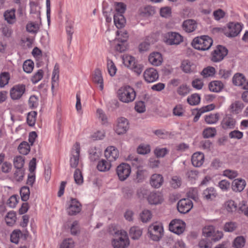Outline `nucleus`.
Returning a JSON list of instances; mask_svg holds the SVG:
<instances>
[{
	"mask_svg": "<svg viewBox=\"0 0 248 248\" xmlns=\"http://www.w3.org/2000/svg\"><path fill=\"white\" fill-rule=\"evenodd\" d=\"M201 101V97L198 93H193L187 98L188 103L192 106L198 105Z\"/></svg>",
	"mask_w": 248,
	"mask_h": 248,
	"instance_id": "a19ab883",
	"label": "nucleus"
},
{
	"mask_svg": "<svg viewBox=\"0 0 248 248\" xmlns=\"http://www.w3.org/2000/svg\"><path fill=\"white\" fill-rule=\"evenodd\" d=\"M117 96L120 101L129 103L133 102L136 96L134 89L129 86L121 87L117 92Z\"/></svg>",
	"mask_w": 248,
	"mask_h": 248,
	"instance_id": "f257e3e1",
	"label": "nucleus"
},
{
	"mask_svg": "<svg viewBox=\"0 0 248 248\" xmlns=\"http://www.w3.org/2000/svg\"><path fill=\"white\" fill-rule=\"evenodd\" d=\"M223 88V83L220 81H213L209 84V89L210 91L218 93L220 92Z\"/></svg>",
	"mask_w": 248,
	"mask_h": 248,
	"instance_id": "2f4dec72",
	"label": "nucleus"
},
{
	"mask_svg": "<svg viewBox=\"0 0 248 248\" xmlns=\"http://www.w3.org/2000/svg\"><path fill=\"white\" fill-rule=\"evenodd\" d=\"M164 40L168 45H177L183 41V37L178 33L169 32L165 34Z\"/></svg>",
	"mask_w": 248,
	"mask_h": 248,
	"instance_id": "423d86ee",
	"label": "nucleus"
},
{
	"mask_svg": "<svg viewBox=\"0 0 248 248\" xmlns=\"http://www.w3.org/2000/svg\"><path fill=\"white\" fill-rule=\"evenodd\" d=\"M122 59L124 65L130 69L136 62L135 58L129 55H123Z\"/></svg>",
	"mask_w": 248,
	"mask_h": 248,
	"instance_id": "e433bc0d",
	"label": "nucleus"
},
{
	"mask_svg": "<svg viewBox=\"0 0 248 248\" xmlns=\"http://www.w3.org/2000/svg\"><path fill=\"white\" fill-rule=\"evenodd\" d=\"M10 79V75L8 72H3L0 75V87L2 88L7 85Z\"/></svg>",
	"mask_w": 248,
	"mask_h": 248,
	"instance_id": "09e8293b",
	"label": "nucleus"
},
{
	"mask_svg": "<svg viewBox=\"0 0 248 248\" xmlns=\"http://www.w3.org/2000/svg\"><path fill=\"white\" fill-rule=\"evenodd\" d=\"M237 228V224L235 222H229L225 223L224 226V230L227 232H232Z\"/></svg>",
	"mask_w": 248,
	"mask_h": 248,
	"instance_id": "0e129e2a",
	"label": "nucleus"
},
{
	"mask_svg": "<svg viewBox=\"0 0 248 248\" xmlns=\"http://www.w3.org/2000/svg\"><path fill=\"white\" fill-rule=\"evenodd\" d=\"M176 91L180 96L184 97L189 93L190 88L186 84H183L178 87Z\"/></svg>",
	"mask_w": 248,
	"mask_h": 248,
	"instance_id": "79ce46f5",
	"label": "nucleus"
},
{
	"mask_svg": "<svg viewBox=\"0 0 248 248\" xmlns=\"http://www.w3.org/2000/svg\"><path fill=\"white\" fill-rule=\"evenodd\" d=\"M245 243L246 240L243 236H237L233 242V246L235 248H242Z\"/></svg>",
	"mask_w": 248,
	"mask_h": 248,
	"instance_id": "de8ad7c7",
	"label": "nucleus"
},
{
	"mask_svg": "<svg viewBox=\"0 0 248 248\" xmlns=\"http://www.w3.org/2000/svg\"><path fill=\"white\" fill-rule=\"evenodd\" d=\"M74 243L71 238L66 239L62 243L60 248H73Z\"/></svg>",
	"mask_w": 248,
	"mask_h": 248,
	"instance_id": "774afa93",
	"label": "nucleus"
},
{
	"mask_svg": "<svg viewBox=\"0 0 248 248\" xmlns=\"http://www.w3.org/2000/svg\"><path fill=\"white\" fill-rule=\"evenodd\" d=\"M245 81V77L242 74L237 73L235 74L232 78L233 83L236 86L242 87Z\"/></svg>",
	"mask_w": 248,
	"mask_h": 248,
	"instance_id": "ea45409f",
	"label": "nucleus"
},
{
	"mask_svg": "<svg viewBox=\"0 0 248 248\" xmlns=\"http://www.w3.org/2000/svg\"><path fill=\"white\" fill-rule=\"evenodd\" d=\"M204 199L207 200H213L217 196V193L214 188L212 187L207 188L202 193Z\"/></svg>",
	"mask_w": 248,
	"mask_h": 248,
	"instance_id": "bb28decb",
	"label": "nucleus"
},
{
	"mask_svg": "<svg viewBox=\"0 0 248 248\" xmlns=\"http://www.w3.org/2000/svg\"><path fill=\"white\" fill-rule=\"evenodd\" d=\"M147 200L151 204H158L163 202V198L161 193L152 192L149 195Z\"/></svg>",
	"mask_w": 248,
	"mask_h": 248,
	"instance_id": "4be33fe9",
	"label": "nucleus"
},
{
	"mask_svg": "<svg viewBox=\"0 0 248 248\" xmlns=\"http://www.w3.org/2000/svg\"><path fill=\"white\" fill-rule=\"evenodd\" d=\"M215 74V69L214 67L211 66H208L204 68L201 73V75L204 78H207L209 77L213 76Z\"/></svg>",
	"mask_w": 248,
	"mask_h": 248,
	"instance_id": "864d4df0",
	"label": "nucleus"
},
{
	"mask_svg": "<svg viewBox=\"0 0 248 248\" xmlns=\"http://www.w3.org/2000/svg\"><path fill=\"white\" fill-rule=\"evenodd\" d=\"M243 108V104L241 101H236L230 105L229 109L231 112L237 114L241 112Z\"/></svg>",
	"mask_w": 248,
	"mask_h": 248,
	"instance_id": "c85d7f7f",
	"label": "nucleus"
},
{
	"mask_svg": "<svg viewBox=\"0 0 248 248\" xmlns=\"http://www.w3.org/2000/svg\"><path fill=\"white\" fill-rule=\"evenodd\" d=\"M143 77L147 82L151 83L157 80L159 75L156 70L153 68H150L144 72Z\"/></svg>",
	"mask_w": 248,
	"mask_h": 248,
	"instance_id": "dca6fc26",
	"label": "nucleus"
},
{
	"mask_svg": "<svg viewBox=\"0 0 248 248\" xmlns=\"http://www.w3.org/2000/svg\"><path fill=\"white\" fill-rule=\"evenodd\" d=\"M180 67L182 70L186 73H193L197 71L196 64L188 60L183 61Z\"/></svg>",
	"mask_w": 248,
	"mask_h": 248,
	"instance_id": "f3484780",
	"label": "nucleus"
},
{
	"mask_svg": "<svg viewBox=\"0 0 248 248\" xmlns=\"http://www.w3.org/2000/svg\"><path fill=\"white\" fill-rule=\"evenodd\" d=\"M25 85L18 84L13 86L10 90V95L13 100L20 99L25 92Z\"/></svg>",
	"mask_w": 248,
	"mask_h": 248,
	"instance_id": "f8f14e48",
	"label": "nucleus"
},
{
	"mask_svg": "<svg viewBox=\"0 0 248 248\" xmlns=\"http://www.w3.org/2000/svg\"><path fill=\"white\" fill-rule=\"evenodd\" d=\"M114 22L118 29H121L124 26L125 20L123 15H114Z\"/></svg>",
	"mask_w": 248,
	"mask_h": 248,
	"instance_id": "473e14b6",
	"label": "nucleus"
},
{
	"mask_svg": "<svg viewBox=\"0 0 248 248\" xmlns=\"http://www.w3.org/2000/svg\"><path fill=\"white\" fill-rule=\"evenodd\" d=\"M155 13V8L151 6H147L140 9V14L143 16H148Z\"/></svg>",
	"mask_w": 248,
	"mask_h": 248,
	"instance_id": "4c0bfd02",
	"label": "nucleus"
},
{
	"mask_svg": "<svg viewBox=\"0 0 248 248\" xmlns=\"http://www.w3.org/2000/svg\"><path fill=\"white\" fill-rule=\"evenodd\" d=\"M80 151V144L78 142L75 143L72 149L71 157L70 159V165L72 168H76L79 163Z\"/></svg>",
	"mask_w": 248,
	"mask_h": 248,
	"instance_id": "9d476101",
	"label": "nucleus"
},
{
	"mask_svg": "<svg viewBox=\"0 0 248 248\" xmlns=\"http://www.w3.org/2000/svg\"><path fill=\"white\" fill-rule=\"evenodd\" d=\"M129 244L127 232L124 230L118 231L116 232V237L112 241L114 248H127Z\"/></svg>",
	"mask_w": 248,
	"mask_h": 248,
	"instance_id": "7ed1b4c3",
	"label": "nucleus"
},
{
	"mask_svg": "<svg viewBox=\"0 0 248 248\" xmlns=\"http://www.w3.org/2000/svg\"><path fill=\"white\" fill-rule=\"evenodd\" d=\"M67 211L69 215H75L81 211V204L76 199H71Z\"/></svg>",
	"mask_w": 248,
	"mask_h": 248,
	"instance_id": "6ab92c4d",
	"label": "nucleus"
},
{
	"mask_svg": "<svg viewBox=\"0 0 248 248\" xmlns=\"http://www.w3.org/2000/svg\"><path fill=\"white\" fill-rule=\"evenodd\" d=\"M59 79V66L58 64H56L54 66V69L52 73V85L51 89L53 90L54 88L58 85V83Z\"/></svg>",
	"mask_w": 248,
	"mask_h": 248,
	"instance_id": "7c9ffc66",
	"label": "nucleus"
},
{
	"mask_svg": "<svg viewBox=\"0 0 248 248\" xmlns=\"http://www.w3.org/2000/svg\"><path fill=\"white\" fill-rule=\"evenodd\" d=\"M242 29V25L238 23L230 22L228 24L227 29L224 31L225 35L229 37L237 36Z\"/></svg>",
	"mask_w": 248,
	"mask_h": 248,
	"instance_id": "0eeeda50",
	"label": "nucleus"
},
{
	"mask_svg": "<svg viewBox=\"0 0 248 248\" xmlns=\"http://www.w3.org/2000/svg\"><path fill=\"white\" fill-rule=\"evenodd\" d=\"M105 156L108 162H113L118 158L119 153L118 149L113 146L108 147L104 152Z\"/></svg>",
	"mask_w": 248,
	"mask_h": 248,
	"instance_id": "4468645a",
	"label": "nucleus"
},
{
	"mask_svg": "<svg viewBox=\"0 0 248 248\" xmlns=\"http://www.w3.org/2000/svg\"><path fill=\"white\" fill-rule=\"evenodd\" d=\"M142 230L138 227L133 226L129 231V235L132 239H138L142 234Z\"/></svg>",
	"mask_w": 248,
	"mask_h": 248,
	"instance_id": "72a5a7b5",
	"label": "nucleus"
},
{
	"mask_svg": "<svg viewBox=\"0 0 248 248\" xmlns=\"http://www.w3.org/2000/svg\"><path fill=\"white\" fill-rule=\"evenodd\" d=\"M204 161V155L200 152L194 153L191 156L192 165L196 167H200L202 165Z\"/></svg>",
	"mask_w": 248,
	"mask_h": 248,
	"instance_id": "aec40b11",
	"label": "nucleus"
},
{
	"mask_svg": "<svg viewBox=\"0 0 248 248\" xmlns=\"http://www.w3.org/2000/svg\"><path fill=\"white\" fill-rule=\"evenodd\" d=\"M160 16L164 17H169L171 16V9L170 7H164L160 9Z\"/></svg>",
	"mask_w": 248,
	"mask_h": 248,
	"instance_id": "69168bd1",
	"label": "nucleus"
},
{
	"mask_svg": "<svg viewBox=\"0 0 248 248\" xmlns=\"http://www.w3.org/2000/svg\"><path fill=\"white\" fill-rule=\"evenodd\" d=\"M203 235L206 237H210L212 240L216 241L220 240L223 236V233L220 231H216L212 225L205 226L202 229Z\"/></svg>",
	"mask_w": 248,
	"mask_h": 248,
	"instance_id": "20e7f679",
	"label": "nucleus"
},
{
	"mask_svg": "<svg viewBox=\"0 0 248 248\" xmlns=\"http://www.w3.org/2000/svg\"><path fill=\"white\" fill-rule=\"evenodd\" d=\"M5 20L10 24H13L16 21L15 16V10L13 9L7 10L4 13Z\"/></svg>",
	"mask_w": 248,
	"mask_h": 248,
	"instance_id": "c756f323",
	"label": "nucleus"
},
{
	"mask_svg": "<svg viewBox=\"0 0 248 248\" xmlns=\"http://www.w3.org/2000/svg\"><path fill=\"white\" fill-rule=\"evenodd\" d=\"M110 162H108L105 159H102L99 161L97 165V169L100 171H108L110 169Z\"/></svg>",
	"mask_w": 248,
	"mask_h": 248,
	"instance_id": "c9c22d12",
	"label": "nucleus"
},
{
	"mask_svg": "<svg viewBox=\"0 0 248 248\" xmlns=\"http://www.w3.org/2000/svg\"><path fill=\"white\" fill-rule=\"evenodd\" d=\"M149 62L153 65H160L163 61L161 54L159 52H153L149 57Z\"/></svg>",
	"mask_w": 248,
	"mask_h": 248,
	"instance_id": "b1692460",
	"label": "nucleus"
},
{
	"mask_svg": "<svg viewBox=\"0 0 248 248\" xmlns=\"http://www.w3.org/2000/svg\"><path fill=\"white\" fill-rule=\"evenodd\" d=\"M24 158L21 156H18L14 160V165L16 169H22L24 164Z\"/></svg>",
	"mask_w": 248,
	"mask_h": 248,
	"instance_id": "4d7b16f0",
	"label": "nucleus"
},
{
	"mask_svg": "<svg viewBox=\"0 0 248 248\" xmlns=\"http://www.w3.org/2000/svg\"><path fill=\"white\" fill-rule=\"evenodd\" d=\"M126 9L125 5L121 2L115 4V13L114 15H123Z\"/></svg>",
	"mask_w": 248,
	"mask_h": 248,
	"instance_id": "bf43d9fd",
	"label": "nucleus"
},
{
	"mask_svg": "<svg viewBox=\"0 0 248 248\" xmlns=\"http://www.w3.org/2000/svg\"><path fill=\"white\" fill-rule=\"evenodd\" d=\"M131 169L129 165L123 163L120 164L116 169L117 174L121 181L126 180L131 173Z\"/></svg>",
	"mask_w": 248,
	"mask_h": 248,
	"instance_id": "6e6552de",
	"label": "nucleus"
},
{
	"mask_svg": "<svg viewBox=\"0 0 248 248\" xmlns=\"http://www.w3.org/2000/svg\"><path fill=\"white\" fill-rule=\"evenodd\" d=\"M129 129V123L127 119L124 117L119 118L114 126V130L118 135H123Z\"/></svg>",
	"mask_w": 248,
	"mask_h": 248,
	"instance_id": "1a4fd4ad",
	"label": "nucleus"
},
{
	"mask_svg": "<svg viewBox=\"0 0 248 248\" xmlns=\"http://www.w3.org/2000/svg\"><path fill=\"white\" fill-rule=\"evenodd\" d=\"M133 165H135L138 168V170L137 171V178L138 179V181L143 180L146 176V171L139 168V166L135 163H133Z\"/></svg>",
	"mask_w": 248,
	"mask_h": 248,
	"instance_id": "e2e57ef3",
	"label": "nucleus"
},
{
	"mask_svg": "<svg viewBox=\"0 0 248 248\" xmlns=\"http://www.w3.org/2000/svg\"><path fill=\"white\" fill-rule=\"evenodd\" d=\"M37 115V112L36 111H31L29 112L28 114L27 118V121L28 124L31 126H32L34 125L35 121H36V116Z\"/></svg>",
	"mask_w": 248,
	"mask_h": 248,
	"instance_id": "6e6d98bb",
	"label": "nucleus"
},
{
	"mask_svg": "<svg viewBox=\"0 0 248 248\" xmlns=\"http://www.w3.org/2000/svg\"><path fill=\"white\" fill-rule=\"evenodd\" d=\"M140 218L143 222L149 221L152 217V214L149 210H144L140 214Z\"/></svg>",
	"mask_w": 248,
	"mask_h": 248,
	"instance_id": "603ef678",
	"label": "nucleus"
},
{
	"mask_svg": "<svg viewBox=\"0 0 248 248\" xmlns=\"http://www.w3.org/2000/svg\"><path fill=\"white\" fill-rule=\"evenodd\" d=\"M34 67L33 62L28 60L24 62L23 64V70L27 73H30L32 72Z\"/></svg>",
	"mask_w": 248,
	"mask_h": 248,
	"instance_id": "3c124183",
	"label": "nucleus"
},
{
	"mask_svg": "<svg viewBox=\"0 0 248 248\" xmlns=\"http://www.w3.org/2000/svg\"><path fill=\"white\" fill-rule=\"evenodd\" d=\"M236 120L230 115H226L224 117L221 123V125L223 129L234 128L236 124Z\"/></svg>",
	"mask_w": 248,
	"mask_h": 248,
	"instance_id": "412c9836",
	"label": "nucleus"
},
{
	"mask_svg": "<svg viewBox=\"0 0 248 248\" xmlns=\"http://www.w3.org/2000/svg\"><path fill=\"white\" fill-rule=\"evenodd\" d=\"M229 136L231 139L240 140L243 137V133L239 130H234L230 132Z\"/></svg>",
	"mask_w": 248,
	"mask_h": 248,
	"instance_id": "338daca9",
	"label": "nucleus"
},
{
	"mask_svg": "<svg viewBox=\"0 0 248 248\" xmlns=\"http://www.w3.org/2000/svg\"><path fill=\"white\" fill-rule=\"evenodd\" d=\"M224 207L228 213H233L240 210L237 203L232 200L226 201L224 204Z\"/></svg>",
	"mask_w": 248,
	"mask_h": 248,
	"instance_id": "393cba45",
	"label": "nucleus"
},
{
	"mask_svg": "<svg viewBox=\"0 0 248 248\" xmlns=\"http://www.w3.org/2000/svg\"><path fill=\"white\" fill-rule=\"evenodd\" d=\"M228 51L224 47L219 46L212 53V61L218 62L224 58L227 54Z\"/></svg>",
	"mask_w": 248,
	"mask_h": 248,
	"instance_id": "2eb2a0df",
	"label": "nucleus"
},
{
	"mask_svg": "<svg viewBox=\"0 0 248 248\" xmlns=\"http://www.w3.org/2000/svg\"><path fill=\"white\" fill-rule=\"evenodd\" d=\"M163 177L161 174H154L150 178V184L155 188H159L163 184Z\"/></svg>",
	"mask_w": 248,
	"mask_h": 248,
	"instance_id": "5701e85b",
	"label": "nucleus"
},
{
	"mask_svg": "<svg viewBox=\"0 0 248 248\" xmlns=\"http://www.w3.org/2000/svg\"><path fill=\"white\" fill-rule=\"evenodd\" d=\"M192 46L195 49L200 50L209 49L213 44L212 39L208 36L203 35L195 38L192 42Z\"/></svg>",
	"mask_w": 248,
	"mask_h": 248,
	"instance_id": "f03ea898",
	"label": "nucleus"
},
{
	"mask_svg": "<svg viewBox=\"0 0 248 248\" xmlns=\"http://www.w3.org/2000/svg\"><path fill=\"white\" fill-rule=\"evenodd\" d=\"M116 35L117 36V40L120 42H126L128 38V33L125 30L117 31Z\"/></svg>",
	"mask_w": 248,
	"mask_h": 248,
	"instance_id": "a18cd8bd",
	"label": "nucleus"
},
{
	"mask_svg": "<svg viewBox=\"0 0 248 248\" xmlns=\"http://www.w3.org/2000/svg\"><path fill=\"white\" fill-rule=\"evenodd\" d=\"M107 69L108 74L111 77L114 76L116 74L117 70L113 62L108 59H107Z\"/></svg>",
	"mask_w": 248,
	"mask_h": 248,
	"instance_id": "37998d69",
	"label": "nucleus"
},
{
	"mask_svg": "<svg viewBox=\"0 0 248 248\" xmlns=\"http://www.w3.org/2000/svg\"><path fill=\"white\" fill-rule=\"evenodd\" d=\"M185 223L181 219H175L169 224V230L177 234L182 233L185 229Z\"/></svg>",
	"mask_w": 248,
	"mask_h": 248,
	"instance_id": "9b49d317",
	"label": "nucleus"
},
{
	"mask_svg": "<svg viewBox=\"0 0 248 248\" xmlns=\"http://www.w3.org/2000/svg\"><path fill=\"white\" fill-rule=\"evenodd\" d=\"M74 178L75 183L78 185H81L83 182V178L80 170L77 169L74 174Z\"/></svg>",
	"mask_w": 248,
	"mask_h": 248,
	"instance_id": "8fccbe9b",
	"label": "nucleus"
},
{
	"mask_svg": "<svg viewBox=\"0 0 248 248\" xmlns=\"http://www.w3.org/2000/svg\"><path fill=\"white\" fill-rule=\"evenodd\" d=\"M193 207V203L188 199L180 200L177 203V209L179 212L186 214Z\"/></svg>",
	"mask_w": 248,
	"mask_h": 248,
	"instance_id": "ddd939ff",
	"label": "nucleus"
},
{
	"mask_svg": "<svg viewBox=\"0 0 248 248\" xmlns=\"http://www.w3.org/2000/svg\"><path fill=\"white\" fill-rule=\"evenodd\" d=\"M183 28L186 31L191 32L195 30L197 28V24L192 19L186 20L183 22Z\"/></svg>",
	"mask_w": 248,
	"mask_h": 248,
	"instance_id": "a878e982",
	"label": "nucleus"
},
{
	"mask_svg": "<svg viewBox=\"0 0 248 248\" xmlns=\"http://www.w3.org/2000/svg\"><path fill=\"white\" fill-rule=\"evenodd\" d=\"M16 219V214L14 211L9 212L5 217V222L9 226H12L15 224Z\"/></svg>",
	"mask_w": 248,
	"mask_h": 248,
	"instance_id": "f704fd0d",
	"label": "nucleus"
},
{
	"mask_svg": "<svg viewBox=\"0 0 248 248\" xmlns=\"http://www.w3.org/2000/svg\"><path fill=\"white\" fill-rule=\"evenodd\" d=\"M44 72L42 69L38 70L31 78V81L33 83L39 82L43 77Z\"/></svg>",
	"mask_w": 248,
	"mask_h": 248,
	"instance_id": "680f3d73",
	"label": "nucleus"
},
{
	"mask_svg": "<svg viewBox=\"0 0 248 248\" xmlns=\"http://www.w3.org/2000/svg\"><path fill=\"white\" fill-rule=\"evenodd\" d=\"M246 186V182L243 179H235L232 184V188L234 191L240 192L242 191Z\"/></svg>",
	"mask_w": 248,
	"mask_h": 248,
	"instance_id": "cd10ccee",
	"label": "nucleus"
},
{
	"mask_svg": "<svg viewBox=\"0 0 248 248\" xmlns=\"http://www.w3.org/2000/svg\"><path fill=\"white\" fill-rule=\"evenodd\" d=\"M150 146L148 144H141L137 148V152L139 154L145 155L150 153Z\"/></svg>",
	"mask_w": 248,
	"mask_h": 248,
	"instance_id": "5fc2aeb1",
	"label": "nucleus"
},
{
	"mask_svg": "<svg viewBox=\"0 0 248 248\" xmlns=\"http://www.w3.org/2000/svg\"><path fill=\"white\" fill-rule=\"evenodd\" d=\"M18 150L20 154L26 155L30 151V145L27 142L23 141L18 146Z\"/></svg>",
	"mask_w": 248,
	"mask_h": 248,
	"instance_id": "c03bdc74",
	"label": "nucleus"
},
{
	"mask_svg": "<svg viewBox=\"0 0 248 248\" xmlns=\"http://www.w3.org/2000/svg\"><path fill=\"white\" fill-rule=\"evenodd\" d=\"M219 116L218 113H211L204 117L205 122L208 124H216L219 120Z\"/></svg>",
	"mask_w": 248,
	"mask_h": 248,
	"instance_id": "58836bf2",
	"label": "nucleus"
},
{
	"mask_svg": "<svg viewBox=\"0 0 248 248\" xmlns=\"http://www.w3.org/2000/svg\"><path fill=\"white\" fill-rule=\"evenodd\" d=\"M20 194L21 196V200L23 201H27L29 198L30 195L29 188L28 186H26L22 187L20 189Z\"/></svg>",
	"mask_w": 248,
	"mask_h": 248,
	"instance_id": "49530a36",
	"label": "nucleus"
},
{
	"mask_svg": "<svg viewBox=\"0 0 248 248\" xmlns=\"http://www.w3.org/2000/svg\"><path fill=\"white\" fill-rule=\"evenodd\" d=\"M216 132L215 128L208 127L203 130V136L206 138H211L215 136Z\"/></svg>",
	"mask_w": 248,
	"mask_h": 248,
	"instance_id": "13d9d810",
	"label": "nucleus"
},
{
	"mask_svg": "<svg viewBox=\"0 0 248 248\" xmlns=\"http://www.w3.org/2000/svg\"><path fill=\"white\" fill-rule=\"evenodd\" d=\"M163 232V226L161 224L155 223L150 225L148 232L151 238L154 241H158L161 237Z\"/></svg>",
	"mask_w": 248,
	"mask_h": 248,
	"instance_id": "39448f33",
	"label": "nucleus"
},
{
	"mask_svg": "<svg viewBox=\"0 0 248 248\" xmlns=\"http://www.w3.org/2000/svg\"><path fill=\"white\" fill-rule=\"evenodd\" d=\"M94 87L101 91L104 89V80L99 69H96L94 73Z\"/></svg>",
	"mask_w": 248,
	"mask_h": 248,
	"instance_id": "a211bd4d",
	"label": "nucleus"
},
{
	"mask_svg": "<svg viewBox=\"0 0 248 248\" xmlns=\"http://www.w3.org/2000/svg\"><path fill=\"white\" fill-rule=\"evenodd\" d=\"M22 233L20 230H15L11 234V241L12 243L17 244L18 242V239L21 236Z\"/></svg>",
	"mask_w": 248,
	"mask_h": 248,
	"instance_id": "052dcab7",
	"label": "nucleus"
}]
</instances>
